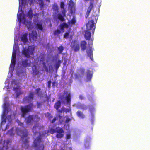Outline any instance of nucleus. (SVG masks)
I'll use <instances>...</instances> for the list:
<instances>
[{"instance_id": "nucleus-47", "label": "nucleus", "mask_w": 150, "mask_h": 150, "mask_svg": "<svg viewBox=\"0 0 150 150\" xmlns=\"http://www.w3.org/2000/svg\"><path fill=\"white\" fill-rule=\"evenodd\" d=\"M71 120V119L67 118L65 120V122L66 123H68L69 121H70Z\"/></svg>"}, {"instance_id": "nucleus-9", "label": "nucleus", "mask_w": 150, "mask_h": 150, "mask_svg": "<svg viewBox=\"0 0 150 150\" xmlns=\"http://www.w3.org/2000/svg\"><path fill=\"white\" fill-rule=\"evenodd\" d=\"M34 94L33 92H30L28 96L24 98L23 102L25 103H29L32 101L33 99Z\"/></svg>"}, {"instance_id": "nucleus-29", "label": "nucleus", "mask_w": 150, "mask_h": 150, "mask_svg": "<svg viewBox=\"0 0 150 150\" xmlns=\"http://www.w3.org/2000/svg\"><path fill=\"white\" fill-rule=\"evenodd\" d=\"M6 108L5 109L3 112V113L2 114V119H3L2 121V122H4V123H6V118L5 117L6 115L5 112L6 111Z\"/></svg>"}, {"instance_id": "nucleus-49", "label": "nucleus", "mask_w": 150, "mask_h": 150, "mask_svg": "<svg viewBox=\"0 0 150 150\" xmlns=\"http://www.w3.org/2000/svg\"><path fill=\"white\" fill-rule=\"evenodd\" d=\"M57 120V119L55 117L52 119L51 122L54 123Z\"/></svg>"}, {"instance_id": "nucleus-19", "label": "nucleus", "mask_w": 150, "mask_h": 150, "mask_svg": "<svg viewBox=\"0 0 150 150\" xmlns=\"http://www.w3.org/2000/svg\"><path fill=\"white\" fill-rule=\"evenodd\" d=\"M93 7V4L92 3V2H90V4L89 7L88 8L87 11L86 12V15H85V16L86 18H87V17L89 15V14L90 11H91L92 8Z\"/></svg>"}, {"instance_id": "nucleus-15", "label": "nucleus", "mask_w": 150, "mask_h": 150, "mask_svg": "<svg viewBox=\"0 0 150 150\" xmlns=\"http://www.w3.org/2000/svg\"><path fill=\"white\" fill-rule=\"evenodd\" d=\"M101 2V0H94V6L98 9V13L100 11Z\"/></svg>"}, {"instance_id": "nucleus-33", "label": "nucleus", "mask_w": 150, "mask_h": 150, "mask_svg": "<svg viewBox=\"0 0 150 150\" xmlns=\"http://www.w3.org/2000/svg\"><path fill=\"white\" fill-rule=\"evenodd\" d=\"M39 4L41 8H43L44 6V4L43 0H38Z\"/></svg>"}, {"instance_id": "nucleus-4", "label": "nucleus", "mask_w": 150, "mask_h": 150, "mask_svg": "<svg viewBox=\"0 0 150 150\" xmlns=\"http://www.w3.org/2000/svg\"><path fill=\"white\" fill-rule=\"evenodd\" d=\"M34 48L32 46H28L27 48H24L22 51V54L24 55L27 58H29L31 56L34 55Z\"/></svg>"}, {"instance_id": "nucleus-42", "label": "nucleus", "mask_w": 150, "mask_h": 150, "mask_svg": "<svg viewBox=\"0 0 150 150\" xmlns=\"http://www.w3.org/2000/svg\"><path fill=\"white\" fill-rule=\"evenodd\" d=\"M58 117L60 119V120H59L60 123V124H61L62 123V122H63V121L62 119V116H61V115H59L58 116Z\"/></svg>"}, {"instance_id": "nucleus-44", "label": "nucleus", "mask_w": 150, "mask_h": 150, "mask_svg": "<svg viewBox=\"0 0 150 150\" xmlns=\"http://www.w3.org/2000/svg\"><path fill=\"white\" fill-rule=\"evenodd\" d=\"M48 85L47 86L48 88H50L51 87V81L50 80H49L48 81Z\"/></svg>"}, {"instance_id": "nucleus-51", "label": "nucleus", "mask_w": 150, "mask_h": 150, "mask_svg": "<svg viewBox=\"0 0 150 150\" xmlns=\"http://www.w3.org/2000/svg\"><path fill=\"white\" fill-rule=\"evenodd\" d=\"M93 108H89V111L90 113L92 114V112H93Z\"/></svg>"}, {"instance_id": "nucleus-55", "label": "nucleus", "mask_w": 150, "mask_h": 150, "mask_svg": "<svg viewBox=\"0 0 150 150\" xmlns=\"http://www.w3.org/2000/svg\"><path fill=\"white\" fill-rule=\"evenodd\" d=\"M57 111L58 112H59L60 113H62L63 111H63V109H62V110H59L58 109V110Z\"/></svg>"}, {"instance_id": "nucleus-25", "label": "nucleus", "mask_w": 150, "mask_h": 150, "mask_svg": "<svg viewBox=\"0 0 150 150\" xmlns=\"http://www.w3.org/2000/svg\"><path fill=\"white\" fill-rule=\"evenodd\" d=\"M86 52L88 55L90 57V58L93 61V50L92 49H89L86 50Z\"/></svg>"}, {"instance_id": "nucleus-30", "label": "nucleus", "mask_w": 150, "mask_h": 150, "mask_svg": "<svg viewBox=\"0 0 150 150\" xmlns=\"http://www.w3.org/2000/svg\"><path fill=\"white\" fill-rule=\"evenodd\" d=\"M61 102L60 101H58L56 102L54 105V108L56 109L57 110H58V109L61 107Z\"/></svg>"}, {"instance_id": "nucleus-38", "label": "nucleus", "mask_w": 150, "mask_h": 150, "mask_svg": "<svg viewBox=\"0 0 150 150\" xmlns=\"http://www.w3.org/2000/svg\"><path fill=\"white\" fill-rule=\"evenodd\" d=\"M69 31L66 32L64 34V37L65 39H67L69 36Z\"/></svg>"}, {"instance_id": "nucleus-46", "label": "nucleus", "mask_w": 150, "mask_h": 150, "mask_svg": "<svg viewBox=\"0 0 150 150\" xmlns=\"http://www.w3.org/2000/svg\"><path fill=\"white\" fill-rule=\"evenodd\" d=\"M62 13L63 15L64 16H66V11L65 9H64L62 10Z\"/></svg>"}, {"instance_id": "nucleus-22", "label": "nucleus", "mask_w": 150, "mask_h": 150, "mask_svg": "<svg viewBox=\"0 0 150 150\" xmlns=\"http://www.w3.org/2000/svg\"><path fill=\"white\" fill-rule=\"evenodd\" d=\"M93 76L92 73L91 71H88L87 74V81H90L91 79Z\"/></svg>"}, {"instance_id": "nucleus-63", "label": "nucleus", "mask_w": 150, "mask_h": 150, "mask_svg": "<svg viewBox=\"0 0 150 150\" xmlns=\"http://www.w3.org/2000/svg\"><path fill=\"white\" fill-rule=\"evenodd\" d=\"M11 115H9L8 117H9L10 118L11 117Z\"/></svg>"}, {"instance_id": "nucleus-34", "label": "nucleus", "mask_w": 150, "mask_h": 150, "mask_svg": "<svg viewBox=\"0 0 150 150\" xmlns=\"http://www.w3.org/2000/svg\"><path fill=\"white\" fill-rule=\"evenodd\" d=\"M52 9L54 11H57L59 10V8L58 5L55 4L52 6Z\"/></svg>"}, {"instance_id": "nucleus-2", "label": "nucleus", "mask_w": 150, "mask_h": 150, "mask_svg": "<svg viewBox=\"0 0 150 150\" xmlns=\"http://www.w3.org/2000/svg\"><path fill=\"white\" fill-rule=\"evenodd\" d=\"M40 119V118L37 115H29L25 118V121L27 125H31L34 122H38Z\"/></svg>"}, {"instance_id": "nucleus-50", "label": "nucleus", "mask_w": 150, "mask_h": 150, "mask_svg": "<svg viewBox=\"0 0 150 150\" xmlns=\"http://www.w3.org/2000/svg\"><path fill=\"white\" fill-rule=\"evenodd\" d=\"M56 82L55 81L53 82L52 83V86L53 87H54L56 86Z\"/></svg>"}, {"instance_id": "nucleus-28", "label": "nucleus", "mask_w": 150, "mask_h": 150, "mask_svg": "<svg viewBox=\"0 0 150 150\" xmlns=\"http://www.w3.org/2000/svg\"><path fill=\"white\" fill-rule=\"evenodd\" d=\"M77 116L79 118L83 119L85 118V116L83 112L80 111H78L76 112Z\"/></svg>"}, {"instance_id": "nucleus-10", "label": "nucleus", "mask_w": 150, "mask_h": 150, "mask_svg": "<svg viewBox=\"0 0 150 150\" xmlns=\"http://www.w3.org/2000/svg\"><path fill=\"white\" fill-rule=\"evenodd\" d=\"M43 128V126L41 125L39 123L35 124L32 128V131L34 134L38 132V131L40 130L41 128Z\"/></svg>"}, {"instance_id": "nucleus-62", "label": "nucleus", "mask_w": 150, "mask_h": 150, "mask_svg": "<svg viewBox=\"0 0 150 150\" xmlns=\"http://www.w3.org/2000/svg\"><path fill=\"white\" fill-rule=\"evenodd\" d=\"M46 1L49 2H50V0H46Z\"/></svg>"}, {"instance_id": "nucleus-64", "label": "nucleus", "mask_w": 150, "mask_h": 150, "mask_svg": "<svg viewBox=\"0 0 150 150\" xmlns=\"http://www.w3.org/2000/svg\"><path fill=\"white\" fill-rule=\"evenodd\" d=\"M61 150H64V149L61 148Z\"/></svg>"}, {"instance_id": "nucleus-20", "label": "nucleus", "mask_w": 150, "mask_h": 150, "mask_svg": "<svg viewBox=\"0 0 150 150\" xmlns=\"http://www.w3.org/2000/svg\"><path fill=\"white\" fill-rule=\"evenodd\" d=\"M60 28L61 30L63 31H64V29L67 28L69 27L68 25L65 22L63 23L62 24H61L60 25Z\"/></svg>"}, {"instance_id": "nucleus-41", "label": "nucleus", "mask_w": 150, "mask_h": 150, "mask_svg": "<svg viewBox=\"0 0 150 150\" xmlns=\"http://www.w3.org/2000/svg\"><path fill=\"white\" fill-rule=\"evenodd\" d=\"M71 138V134L70 133H68L66 134V139L67 140L70 139Z\"/></svg>"}, {"instance_id": "nucleus-53", "label": "nucleus", "mask_w": 150, "mask_h": 150, "mask_svg": "<svg viewBox=\"0 0 150 150\" xmlns=\"http://www.w3.org/2000/svg\"><path fill=\"white\" fill-rule=\"evenodd\" d=\"M98 15L97 14L96 16H94V18L96 21V22H97V20L98 19Z\"/></svg>"}, {"instance_id": "nucleus-43", "label": "nucleus", "mask_w": 150, "mask_h": 150, "mask_svg": "<svg viewBox=\"0 0 150 150\" xmlns=\"http://www.w3.org/2000/svg\"><path fill=\"white\" fill-rule=\"evenodd\" d=\"M60 7L61 8L63 9L64 7V4L63 2H61L60 3Z\"/></svg>"}, {"instance_id": "nucleus-58", "label": "nucleus", "mask_w": 150, "mask_h": 150, "mask_svg": "<svg viewBox=\"0 0 150 150\" xmlns=\"http://www.w3.org/2000/svg\"><path fill=\"white\" fill-rule=\"evenodd\" d=\"M34 16H38V14L37 13L34 14Z\"/></svg>"}, {"instance_id": "nucleus-8", "label": "nucleus", "mask_w": 150, "mask_h": 150, "mask_svg": "<svg viewBox=\"0 0 150 150\" xmlns=\"http://www.w3.org/2000/svg\"><path fill=\"white\" fill-rule=\"evenodd\" d=\"M66 95V96L65 97V100L67 101V102L68 104L69 105L71 104V94L70 93H68L67 91H64V94L63 96H60L59 97V98L62 100L63 99L64 97V96Z\"/></svg>"}, {"instance_id": "nucleus-27", "label": "nucleus", "mask_w": 150, "mask_h": 150, "mask_svg": "<svg viewBox=\"0 0 150 150\" xmlns=\"http://www.w3.org/2000/svg\"><path fill=\"white\" fill-rule=\"evenodd\" d=\"M36 28L37 30L42 31L43 29L42 24L40 23H38L36 24Z\"/></svg>"}, {"instance_id": "nucleus-57", "label": "nucleus", "mask_w": 150, "mask_h": 150, "mask_svg": "<svg viewBox=\"0 0 150 150\" xmlns=\"http://www.w3.org/2000/svg\"><path fill=\"white\" fill-rule=\"evenodd\" d=\"M9 127V125L8 124L6 126V129H8Z\"/></svg>"}, {"instance_id": "nucleus-35", "label": "nucleus", "mask_w": 150, "mask_h": 150, "mask_svg": "<svg viewBox=\"0 0 150 150\" xmlns=\"http://www.w3.org/2000/svg\"><path fill=\"white\" fill-rule=\"evenodd\" d=\"M16 59H12L11 62V64L10 65V67H14V66H15L16 64Z\"/></svg>"}, {"instance_id": "nucleus-21", "label": "nucleus", "mask_w": 150, "mask_h": 150, "mask_svg": "<svg viewBox=\"0 0 150 150\" xmlns=\"http://www.w3.org/2000/svg\"><path fill=\"white\" fill-rule=\"evenodd\" d=\"M27 33H25L22 35L21 37V40L24 43H26L28 41L27 36Z\"/></svg>"}, {"instance_id": "nucleus-5", "label": "nucleus", "mask_w": 150, "mask_h": 150, "mask_svg": "<svg viewBox=\"0 0 150 150\" xmlns=\"http://www.w3.org/2000/svg\"><path fill=\"white\" fill-rule=\"evenodd\" d=\"M33 103L25 106L21 107V110L22 113L21 117H25L27 113L31 111L33 109Z\"/></svg>"}, {"instance_id": "nucleus-18", "label": "nucleus", "mask_w": 150, "mask_h": 150, "mask_svg": "<svg viewBox=\"0 0 150 150\" xmlns=\"http://www.w3.org/2000/svg\"><path fill=\"white\" fill-rule=\"evenodd\" d=\"M33 11L31 8H30L27 13V16L29 19L31 20L33 17Z\"/></svg>"}, {"instance_id": "nucleus-16", "label": "nucleus", "mask_w": 150, "mask_h": 150, "mask_svg": "<svg viewBox=\"0 0 150 150\" xmlns=\"http://www.w3.org/2000/svg\"><path fill=\"white\" fill-rule=\"evenodd\" d=\"M68 5L71 11L70 13H73V10L74 8L75 4L72 0H70L69 1Z\"/></svg>"}, {"instance_id": "nucleus-1", "label": "nucleus", "mask_w": 150, "mask_h": 150, "mask_svg": "<svg viewBox=\"0 0 150 150\" xmlns=\"http://www.w3.org/2000/svg\"><path fill=\"white\" fill-rule=\"evenodd\" d=\"M17 135L20 136L22 139L26 138L28 134V130L26 129H24L23 130L17 127L16 129ZM29 141L28 138L25 139L23 142L24 145L23 147L25 148H28L29 146L28 143Z\"/></svg>"}, {"instance_id": "nucleus-23", "label": "nucleus", "mask_w": 150, "mask_h": 150, "mask_svg": "<svg viewBox=\"0 0 150 150\" xmlns=\"http://www.w3.org/2000/svg\"><path fill=\"white\" fill-rule=\"evenodd\" d=\"M81 47L82 50H84L86 48L87 43L85 41H82L81 42Z\"/></svg>"}, {"instance_id": "nucleus-24", "label": "nucleus", "mask_w": 150, "mask_h": 150, "mask_svg": "<svg viewBox=\"0 0 150 150\" xmlns=\"http://www.w3.org/2000/svg\"><path fill=\"white\" fill-rule=\"evenodd\" d=\"M76 22V20L75 17H73L71 20L68 21V23L69 25H74L75 24Z\"/></svg>"}, {"instance_id": "nucleus-13", "label": "nucleus", "mask_w": 150, "mask_h": 150, "mask_svg": "<svg viewBox=\"0 0 150 150\" xmlns=\"http://www.w3.org/2000/svg\"><path fill=\"white\" fill-rule=\"evenodd\" d=\"M86 28L88 30L91 29L94 26V21L91 20L88 21L86 24Z\"/></svg>"}, {"instance_id": "nucleus-60", "label": "nucleus", "mask_w": 150, "mask_h": 150, "mask_svg": "<svg viewBox=\"0 0 150 150\" xmlns=\"http://www.w3.org/2000/svg\"><path fill=\"white\" fill-rule=\"evenodd\" d=\"M89 41H90V42H91V44L92 45H93V41H92V40H89Z\"/></svg>"}, {"instance_id": "nucleus-37", "label": "nucleus", "mask_w": 150, "mask_h": 150, "mask_svg": "<svg viewBox=\"0 0 150 150\" xmlns=\"http://www.w3.org/2000/svg\"><path fill=\"white\" fill-rule=\"evenodd\" d=\"M64 47L62 46H60L58 48V50H59V54H60L62 53V52H63V50H64Z\"/></svg>"}, {"instance_id": "nucleus-61", "label": "nucleus", "mask_w": 150, "mask_h": 150, "mask_svg": "<svg viewBox=\"0 0 150 150\" xmlns=\"http://www.w3.org/2000/svg\"><path fill=\"white\" fill-rule=\"evenodd\" d=\"M38 73H39V71H36L35 72V74H38Z\"/></svg>"}, {"instance_id": "nucleus-6", "label": "nucleus", "mask_w": 150, "mask_h": 150, "mask_svg": "<svg viewBox=\"0 0 150 150\" xmlns=\"http://www.w3.org/2000/svg\"><path fill=\"white\" fill-rule=\"evenodd\" d=\"M42 139L40 135L37 137L33 142V146L35 148H37L38 150H44V145L41 144Z\"/></svg>"}, {"instance_id": "nucleus-54", "label": "nucleus", "mask_w": 150, "mask_h": 150, "mask_svg": "<svg viewBox=\"0 0 150 150\" xmlns=\"http://www.w3.org/2000/svg\"><path fill=\"white\" fill-rule=\"evenodd\" d=\"M5 142H6V144H8L10 142L9 141V140H8L6 141L5 140H4V144L5 143Z\"/></svg>"}, {"instance_id": "nucleus-31", "label": "nucleus", "mask_w": 150, "mask_h": 150, "mask_svg": "<svg viewBox=\"0 0 150 150\" xmlns=\"http://www.w3.org/2000/svg\"><path fill=\"white\" fill-rule=\"evenodd\" d=\"M64 16L62 15L61 13H59L57 15V18L58 19L61 21H65L64 18Z\"/></svg>"}, {"instance_id": "nucleus-3", "label": "nucleus", "mask_w": 150, "mask_h": 150, "mask_svg": "<svg viewBox=\"0 0 150 150\" xmlns=\"http://www.w3.org/2000/svg\"><path fill=\"white\" fill-rule=\"evenodd\" d=\"M50 132L52 134L56 133V137L57 138L63 137L64 133L63 129L59 127H57L55 129L51 128L50 130Z\"/></svg>"}, {"instance_id": "nucleus-12", "label": "nucleus", "mask_w": 150, "mask_h": 150, "mask_svg": "<svg viewBox=\"0 0 150 150\" xmlns=\"http://www.w3.org/2000/svg\"><path fill=\"white\" fill-rule=\"evenodd\" d=\"M38 34L36 31H32L29 34L30 39H32L33 41H35L37 38Z\"/></svg>"}, {"instance_id": "nucleus-52", "label": "nucleus", "mask_w": 150, "mask_h": 150, "mask_svg": "<svg viewBox=\"0 0 150 150\" xmlns=\"http://www.w3.org/2000/svg\"><path fill=\"white\" fill-rule=\"evenodd\" d=\"M79 98L81 100H83L84 99V97L82 95H80L79 96Z\"/></svg>"}, {"instance_id": "nucleus-56", "label": "nucleus", "mask_w": 150, "mask_h": 150, "mask_svg": "<svg viewBox=\"0 0 150 150\" xmlns=\"http://www.w3.org/2000/svg\"><path fill=\"white\" fill-rule=\"evenodd\" d=\"M13 132V128H12L11 130L8 131V132L9 133L10 132Z\"/></svg>"}, {"instance_id": "nucleus-11", "label": "nucleus", "mask_w": 150, "mask_h": 150, "mask_svg": "<svg viewBox=\"0 0 150 150\" xmlns=\"http://www.w3.org/2000/svg\"><path fill=\"white\" fill-rule=\"evenodd\" d=\"M71 47L74 48V51L75 52L78 51L79 50V45L76 41L72 42Z\"/></svg>"}, {"instance_id": "nucleus-45", "label": "nucleus", "mask_w": 150, "mask_h": 150, "mask_svg": "<svg viewBox=\"0 0 150 150\" xmlns=\"http://www.w3.org/2000/svg\"><path fill=\"white\" fill-rule=\"evenodd\" d=\"M18 123L19 125L23 127L24 124L23 123L19 121H18Z\"/></svg>"}, {"instance_id": "nucleus-32", "label": "nucleus", "mask_w": 150, "mask_h": 150, "mask_svg": "<svg viewBox=\"0 0 150 150\" xmlns=\"http://www.w3.org/2000/svg\"><path fill=\"white\" fill-rule=\"evenodd\" d=\"M61 63V61L60 60H59L55 64L54 66L55 67L56 70H57L59 68L60 66Z\"/></svg>"}, {"instance_id": "nucleus-26", "label": "nucleus", "mask_w": 150, "mask_h": 150, "mask_svg": "<svg viewBox=\"0 0 150 150\" xmlns=\"http://www.w3.org/2000/svg\"><path fill=\"white\" fill-rule=\"evenodd\" d=\"M86 40H90L91 37V33L88 31H86L84 34Z\"/></svg>"}, {"instance_id": "nucleus-36", "label": "nucleus", "mask_w": 150, "mask_h": 150, "mask_svg": "<svg viewBox=\"0 0 150 150\" xmlns=\"http://www.w3.org/2000/svg\"><path fill=\"white\" fill-rule=\"evenodd\" d=\"M61 33V31L59 29H57L54 31L53 34L54 36H58Z\"/></svg>"}, {"instance_id": "nucleus-59", "label": "nucleus", "mask_w": 150, "mask_h": 150, "mask_svg": "<svg viewBox=\"0 0 150 150\" xmlns=\"http://www.w3.org/2000/svg\"><path fill=\"white\" fill-rule=\"evenodd\" d=\"M18 88H17V87H16H16H14L13 90H16V89H18Z\"/></svg>"}, {"instance_id": "nucleus-14", "label": "nucleus", "mask_w": 150, "mask_h": 150, "mask_svg": "<svg viewBox=\"0 0 150 150\" xmlns=\"http://www.w3.org/2000/svg\"><path fill=\"white\" fill-rule=\"evenodd\" d=\"M28 60L27 59L22 60L21 62V66L24 68H26L28 66H29L30 64L28 63Z\"/></svg>"}, {"instance_id": "nucleus-40", "label": "nucleus", "mask_w": 150, "mask_h": 150, "mask_svg": "<svg viewBox=\"0 0 150 150\" xmlns=\"http://www.w3.org/2000/svg\"><path fill=\"white\" fill-rule=\"evenodd\" d=\"M63 111L65 112L66 113L70 112L71 111V109H70L63 108Z\"/></svg>"}, {"instance_id": "nucleus-7", "label": "nucleus", "mask_w": 150, "mask_h": 150, "mask_svg": "<svg viewBox=\"0 0 150 150\" xmlns=\"http://www.w3.org/2000/svg\"><path fill=\"white\" fill-rule=\"evenodd\" d=\"M21 17V13H20L19 14L17 15V18L18 19V21L19 22H21L22 20L23 23L25 25L28 29L31 28L32 27V25L31 21H28L25 18V15L24 14L23 15L22 18Z\"/></svg>"}, {"instance_id": "nucleus-39", "label": "nucleus", "mask_w": 150, "mask_h": 150, "mask_svg": "<svg viewBox=\"0 0 150 150\" xmlns=\"http://www.w3.org/2000/svg\"><path fill=\"white\" fill-rule=\"evenodd\" d=\"M40 88H38L35 90L36 93L38 96H39L40 94L41 91H40Z\"/></svg>"}, {"instance_id": "nucleus-48", "label": "nucleus", "mask_w": 150, "mask_h": 150, "mask_svg": "<svg viewBox=\"0 0 150 150\" xmlns=\"http://www.w3.org/2000/svg\"><path fill=\"white\" fill-rule=\"evenodd\" d=\"M37 105L38 108H40L41 106V103L40 102H37Z\"/></svg>"}, {"instance_id": "nucleus-17", "label": "nucleus", "mask_w": 150, "mask_h": 150, "mask_svg": "<svg viewBox=\"0 0 150 150\" xmlns=\"http://www.w3.org/2000/svg\"><path fill=\"white\" fill-rule=\"evenodd\" d=\"M17 51V46L15 45H14L12 55V59H16V53Z\"/></svg>"}]
</instances>
